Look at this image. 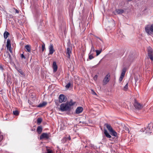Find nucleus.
<instances>
[{
  "label": "nucleus",
  "instance_id": "1",
  "mask_svg": "<svg viewBox=\"0 0 153 153\" xmlns=\"http://www.w3.org/2000/svg\"><path fill=\"white\" fill-rule=\"evenodd\" d=\"M145 30L149 35H151L153 33V24L148 25L145 27Z\"/></svg>",
  "mask_w": 153,
  "mask_h": 153
},
{
  "label": "nucleus",
  "instance_id": "2",
  "mask_svg": "<svg viewBox=\"0 0 153 153\" xmlns=\"http://www.w3.org/2000/svg\"><path fill=\"white\" fill-rule=\"evenodd\" d=\"M153 126L152 124H149L146 128H145L144 132H145V133L148 135L150 134L152 132V129Z\"/></svg>",
  "mask_w": 153,
  "mask_h": 153
},
{
  "label": "nucleus",
  "instance_id": "3",
  "mask_svg": "<svg viewBox=\"0 0 153 153\" xmlns=\"http://www.w3.org/2000/svg\"><path fill=\"white\" fill-rule=\"evenodd\" d=\"M60 109L62 111H65L70 110L69 107L68 106L67 103H62L60 105Z\"/></svg>",
  "mask_w": 153,
  "mask_h": 153
},
{
  "label": "nucleus",
  "instance_id": "4",
  "mask_svg": "<svg viewBox=\"0 0 153 153\" xmlns=\"http://www.w3.org/2000/svg\"><path fill=\"white\" fill-rule=\"evenodd\" d=\"M148 54L150 59L152 61L153 60V50L150 47L148 48Z\"/></svg>",
  "mask_w": 153,
  "mask_h": 153
},
{
  "label": "nucleus",
  "instance_id": "5",
  "mask_svg": "<svg viewBox=\"0 0 153 153\" xmlns=\"http://www.w3.org/2000/svg\"><path fill=\"white\" fill-rule=\"evenodd\" d=\"M66 100V97L63 94H61L60 95L59 97V102H65Z\"/></svg>",
  "mask_w": 153,
  "mask_h": 153
},
{
  "label": "nucleus",
  "instance_id": "6",
  "mask_svg": "<svg viewBox=\"0 0 153 153\" xmlns=\"http://www.w3.org/2000/svg\"><path fill=\"white\" fill-rule=\"evenodd\" d=\"M110 75L108 74H107L105 76L103 81V85H106L109 82L110 80Z\"/></svg>",
  "mask_w": 153,
  "mask_h": 153
},
{
  "label": "nucleus",
  "instance_id": "7",
  "mask_svg": "<svg viewBox=\"0 0 153 153\" xmlns=\"http://www.w3.org/2000/svg\"><path fill=\"white\" fill-rule=\"evenodd\" d=\"M7 47L9 49L10 52L12 53V51L11 49V45L10 44V41L9 39L7 40V44L6 45Z\"/></svg>",
  "mask_w": 153,
  "mask_h": 153
},
{
  "label": "nucleus",
  "instance_id": "8",
  "mask_svg": "<svg viewBox=\"0 0 153 153\" xmlns=\"http://www.w3.org/2000/svg\"><path fill=\"white\" fill-rule=\"evenodd\" d=\"M134 105L136 108L139 110L141 109L143 107L142 105H141L137 102H134Z\"/></svg>",
  "mask_w": 153,
  "mask_h": 153
},
{
  "label": "nucleus",
  "instance_id": "9",
  "mask_svg": "<svg viewBox=\"0 0 153 153\" xmlns=\"http://www.w3.org/2000/svg\"><path fill=\"white\" fill-rule=\"evenodd\" d=\"M49 137V134L46 133H43L40 136V139H48Z\"/></svg>",
  "mask_w": 153,
  "mask_h": 153
},
{
  "label": "nucleus",
  "instance_id": "10",
  "mask_svg": "<svg viewBox=\"0 0 153 153\" xmlns=\"http://www.w3.org/2000/svg\"><path fill=\"white\" fill-rule=\"evenodd\" d=\"M66 103L68 106H69V108L70 110L71 107L75 104V102H73L72 100H71L70 101L67 102Z\"/></svg>",
  "mask_w": 153,
  "mask_h": 153
},
{
  "label": "nucleus",
  "instance_id": "11",
  "mask_svg": "<svg viewBox=\"0 0 153 153\" xmlns=\"http://www.w3.org/2000/svg\"><path fill=\"white\" fill-rule=\"evenodd\" d=\"M49 53L48 54H52L55 51L53 49V45L51 44L49 47Z\"/></svg>",
  "mask_w": 153,
  "mask_h": 153
},
{
  "label": "nucleus",
  "instance_id": "12",
  "mask_svg": "<svg viewBox=\"0 0 153 153\" xmlns=\"http://www.w3.org/2000/svg\"><path fill=\"white\" fill-rule=\"evenodd\" d=\"M71 49L70 48H68L67 49L66 54H67V57L70 58L71 56Z\"/></svg>",
  "mask_w": 153,
  "mask_h": 153
},
{
  "label": "nucleus",
  "instance_id": "13",
  "mask_svg": "<svg viewBox=\"0 0 153 153\" xmlns=\"http://www.w3.org/2000/svg\"><path fill=\"white\" fill-rule=\"evenodd\" d=\"M53 68L54 72H55L57 70V66L56 62H54L53 63Z\"/></svg>",
  "mask_w": 153,
  "mask_h": 153
},
{
  "label": "nucleus",
  "instance_id": "14",
  "mask_svg": "<svg viewBox=\"0 0 153 153\" xmlns=\"http://www.w3.org/2000/svg\"><path fill=\"white\" fill-rule=\"evenodd\" d=\"M82 108L81 107H79L76 109V114H79L82 111Z\"/></svg>",
  "mask_w": 153,
  "mask_h": 153
},
{
  "label": "nucleus",
  "instance_id": "15",
  "mask_svg": "<svg viewBox=\"0 0 153 153\" xmlns=\"http://www.w3.org/2000/svg\"><path fill=\"white\" fill-rule=\"evenodd\" d=\"M115 11L117 14H121L124 12V10L123 9H117Z\"/></svg>",
  "mask_w": 153,
  "mask_h": 153
},
{
  "label": "nucleus",
  "instance_id": "16",
  "mask_svg": "<svg viewBox=\"0 0 153 153\" xmlns=\"http://www.w3.org/2000/svg\"><path fill=\"white\" fill-rule=\"evenodd\" d=\"M105 125L106 126L107 128L110 132H111L113 130L112 127L110 125L108 124H105Z\"/></svg>",
  "mask_w": 153,
  "mask_h": 153
},
{
  "label": "nucleus",
  "instance_id": "17",
  "mask_svg": "<svg viewBox=\"0 0 153 153\" xmlns=\"http://www.w3.org/2000/svg\"><path fill=\"white\" fill-rule=\"evenodd\" d=\"M104 133L106 137L108 138H111V136L108 133L107 131L106 130H104Z\"/></svg>",
  "mask_w": 153,
  "mask_h": 153
},
{
  "label": "nucleus",
  "instance_id": "18",
  "mask_svg": "<svg viewBox=\"0 0 153 153\" xmlns=\"http://www.w3.org/2000/svg\"><path fill=\"white\" fill-rule=\"evenodd\" d=\"M35 95L34 94H30V98L32 99V101H33L35 99Z\"/></svg>",
  "mask_w": 153,
  "mask_h": 153
},
{
  "label": "nucleus",
  "instance_id": "19",
  "mask_svg": "<svg viewBox=\"0 0 153 153\" xmlns=\"http://www.w3.org/2000/svg\"><path fill=\"white\" fill-rule=\"evenodd\" d=\"M47 104V103L46 102H43L41 103H40L38 106V107H43L45 105H46Z\"/></svg>",
  "mask_w": 153,
  "mask_h": 153
},
{
  "label": "nucleus",
  "instance_id": "20",
  "mask_svg": "<svg viewBox=\"0 0 153 153\" xmlns=\"http://www.w3.org/2000/svg\"><path fill=\"white\" fill-rule=\"evenodd\" d=\"M9 35L10 34L7 31H5L4 34V38L5 39H6Z\"/></svg>",
  "mask_w": 153,
  "mask_h": 153
},
{
  "label": "nucleus",
  "instance_id": "21",
  "mask_svg": "<svg viewBox=\"0 0 153 153\" xmlns=\"http://www.w3.org/2000/svg\"><path fill=\"white\" fill-rule=\"evenodd\" d=\"M42 127L40 126H39L37 127V131L39 134H40L42 132Z\"/></svg>",
  "mask_w": 153,
  "mask_h": 153
},
{
  "label": "nucleus",
  "instance_id": "22",
  "mask_svg": "<svg viewBox=\"0 0 153 153\" xmlns=\"http://www.w3.org/2000/svg\"><path fill=\"white\" fill-rule=\"evenodd\" d=\"M111 135L114 136L115 137H116L117 135V133L114 131L113 130L111 132H110Z\"/></svg>",
  "mask_w": 153,
  "mask_h": 153
},
{
  "label": "nucleus",
  "instance_id": "23",
  "mask_svg": "<svg viewBox=\"0 0 153 153\" xmlns=\"http://www.w3.org/2000/svg\"><path fill=\"white\" fill-rule=\"evenodd\" d=\"M13 114L15 116H18L19 115V112L18 110H15L13 111Z\"/></svg>",
  "mask_w": 153,
  "mask_h": 153
},
{
  "label": "nucleus",
  "instance_id": "24",
  "mask_svg": "<svg viewBox=\"0 0 153 153\" xmlns=\"http://www.w3.org/2000/svg\"><path fill=\"white\" fill-rule=\"evenodd\" d=\"M94 58V56L93 55V54L90 53L89 54L88 58L89 59L91 60Z\"/></svg>",
  "mask_w": 153,
  "mask_h": 153
},
{
  "label": "nucleus",
  "instance_id": "25",
  "mask_svg": "<svg viewBox=\"0 0 153 153\" xmlns=\"http://www.w3.org/2000/svg\"><path fill=\"white\" fill-rule=\"evenodd\" d=\"M42 119L40 118H39L37 120V123L38 124H40L42 122Z\"/></svg>",
  "mask_w": 153,
  "mask_h": 153
},
{
  "label": "nucleus",
  "instance_id": "26",
  "mask_svg": "<svg viewBox=\"0 0 153 153\" xmlns=\"http://www.w3.org/2000/svg\"><path fill=\"white\" fill-rule=\"evenodd\" d=\"M96 55L97 56H98L99 55L101 52H102V49L101 50H96Z\"/></svg>",
  "mask_w": 153,
  "mask_h": 153
},
{
  "label": "nucleus",
  "instance_id": "27",
  "mask_svg": "<svg viewBox=\"0 0 153 153\" xmlns=\"http://www.w3.org/2000/svg\"><path fill=\"white\" fill-rule=\"evenodd\" d=\"M20 57L22 59H27L26 57L23 54V53L21 54Z\"/></svg>",
  "mask_w": 153,
  "mask_h": 153
},
{
  "label": "nucleus",
  "instance_id": "28",
  "mask_svg": "<svg viewBox=\"0 0 153 153\" xmlns=\"http://www.w3.org/2000/svg\"><path fill=\"white\" fill-rule=\"evenodd\" d=\"M124 129L126 131H128V133H129V128L126 126H124L123 127Z\"/></svg>",
  "mask_w": 153,
  "mask_h": 153
},
{
  "label": "nucleus",
  "instance_id": "29",
  "mask_svg": "<svg viewBox=\"0 0 153 153\" xmlns=\"http://www.w3.org/2000/svg\"><path fill=\"white\" fill-rule=\"evenodd\" d=\"M94 51H95V49H94V46L93 45H92V46H91V51H90V53H91V52H94Z\"/></svg>",
  "mask_w": 153,
  "mask_h": 153
},
{
  "label": "nucleus",
  "instance_id": "30",
  "mask_svg": "<svg viewBox=\"0 0 153 153\" xmlns=\"http://www.w3.org/2000/svg\"><path fill=\"white\" fill-rule=\"evenodd\" d=\"M128 83H127L124 87L123 89L124 90H126L127 89H128Z\"/></svg>",
  "mask_w": 153,
  "mask_h": 153
},
{
  "label": "nucleus",
  "instance_id": "31",
  "mask_svg": "<svg viewBox=\"0 0 153 153\" xmlns=\"http://www.w3.org/2000/svg\"><path fill=\"white\" fill-rule=\"evenodd\" d=\"M25 48L27 52H29V45H27L25 46Z\"/></svg>",
  "mask_w": 153,
  "mask_h": 153
},
{
  "label": "nucleus",
  "instance_id": "32",
  "mask_svg": "<svg viewBox=\"0 0 153 153\" xmlns=\"http://www.w3.org/2000/svg\"><path fill=\"white\" fill-rule=\"evenodd\" d=\"M47 153H53V151L49 149L47 150Z\"/></svg>",
  "mask_w": 153,
  "mask_h": 153
},
{
  "label": "nucleus",
  "instance_id": "33",
  "mask_svg": "<svg viewBox=\"0 0 153 153\" xmlns=\"http://www.w3.org/2000/svg\"><path fill=\"white\" fill-rule=\"evenodd\" d=\"M45 44L43 43L42 45V51H43L45 49Z\"/></svg>",
  "mask_w": 153,
  "mask_h": 153
},
{
  "label": "nucleus",
  "instance_id": "34",
  "mask_svg": "<svg viewBox=\"0 0 153 153\" xmlns=\"http://www.w3.org/2000/svg\"><path fill=\"white\" fill-rule=\"evenodd\" d=\"M71 86V83H68L66 85V88H68Z\"/></svg>",
  "mask_w": 153,
  "mask_h": 153
},
{
  "label": "nucleus",
  "instance_id": "35",
  "mask_svg": "<svg viewBox=\"0 0 153 153\" xmlns=\"http://www.w3.org/2000/svg\"><path fill=\"white\" fill-rule=\"evenodd\" d=\"M98 76L97 75H95L93 78V79L94 80L96 81L97 78Z\"/></svg>",
  "mask_w": 153,
  "mask_h": 153
},
{
  "label": "nucleus",
  "instance_id": "36",
  "mask_svg": "<svg viewBox=\"0 0 153 153\" xmlns=\"http://www.w3.org/2000/svg\"><path fill=\"white\" fill-rule=\"evenodd\" d=\"M123 78V77L121 76H120V78L119 79V81H120V82H121Z\"/></svg>",
  "mask_w": 153,
  "mask_h": 153
},
{
  "label": "nucleus",
  "instance_id": "37",
  "mask_svg": "<svg viewBox=\"0 0 153 153\" xmlns=\"http://www.w3.org/2000/svg\"><path fill=\"white\" fill-rule=\"evenodd\" d=\"M3 136L1 134L0 135V141H1V140H3Z\"/></svg>",
  "mask_w": 153,
  "mask_h": 153
},
{
  "label": "nucleus",
  "instance_id": "38",
  "mask_svg": "<svg viewBox=\"0 0 153 153\" xmlns=\"http://www.w3.org/2000/svg\"><path fill=\"white\" fill-rule=\"evenodd\" d=\"M126 70V68H124L122 72V73L125 74Z\"/></svg>",
  "mask_w": 153,
  "mask_h": 153
},
{
  "label": "nucleus",
  "instance_id": "39",
  "mask_svg": "<svg viewBox=\"0 0 153 153\" xmlns=\"http://www.w3.org/2000/svg\"><path fill=\"white\" fill-rule=\"evenodd\" d=\"M0 69L1 71H3V68L2 65H0Z\"/></svg>",
  "mask_w": 153,
  "mask_h": 153
},
{
  "label": "nucleus",
  "instance_id": "40",
  "mask_svg": "<svg viewBox=\"0 0 153 153\" xmlns=\"http://www.w3.org/2000/svg\"><path fill=\"white\" fill-rule=\"evenodd\" d=\"M8 55L9 56V58L10 60H11L12 57H11V55L9 53H8Z\"/></svg>",
  "mask_w": 153,
  "mask_h": 153
},
{
  "label": "nucleus",
  "instance_id": "41",
  "mask_svg": "<svg viewBox=\"0 0 153 153\" xmlns=\"http://www.w3.org/2000/svg\"><path fill=\"white\" fill-rule=\"evenodd\" d=\"M125 74L122 73L121 74L120 76H122L123 77H124V75H125Z\"/></svg>",
  "mask_w": 153,
  "mask_h": 153
},
{
  "label": "nucleus",
  "instance_id": "42",
  "mask_svg": "<svg viewBox=\"0 0 153 153\" xmlns=\"http://www.w3.org/2000/svg\"><path fill=\"white\" fill-rule=\"evenodd\" d=\"M16 13H19V11L17 9L16 10Z\"/></svg>",
  "mask_w": 153,
  "mask_h": 153
},
{
  "label": "nucleus",
  "instance_id": "43",
  "mask_svg": "<svg viewBox=\"0 0 153 153\" xmlns=\"http://www.w3.org/2000/svg\"><path fill=\"white\" fill-rule=\"evenodd\" d=\"M92 91H93V94H95V95H96V93L93 90H92Z\"/></svg>",
  "mask_w": 153,
  "mask_h": 153
},
{
  "label": "nucleus",
  "instance_id": "44",
  "mask_svg": "<svg viewBox=\"0 0 153 153\" xmlns=\"http://www.w3.org/2000/svg\"><path fill=\"white\" fill-rule=\"evenodd\" d=\"M68 139L69 140H71V138L70 136H69V137H68Z\"/></svg>",
  "mask_w": 153,
  "mask_h": 153
},
{
  "label": "nucleus",
  "instance_id": "45",
  "mask_svg": "<svg viewBox=\"0 0 153 153\" xmlns=\"http://www.w3.org/2000/svg\"><path fill=\"white\" fill-rule=\"evenodd\" d=\"M19 72H20V73H21V74L22 73H21V72H22V71H20Z\"/></svg>",
  "mask_w": 153,
  "mask_h": 153
},
{
  "label": "nucleus",
  "instance_id": "46",
  "mask_svg": "<svg viewBox=\"0 0 153 153\" xmlns=\"http://www.w3.org/2000/svg\"><path fill=\"white\" fill-rule=\"evenodd\" d=\"M27 101H28V102H29V100H28Z\"/></svg>",
  "mask_w": 153,
  "mask_h": 153
}]
</instances>
